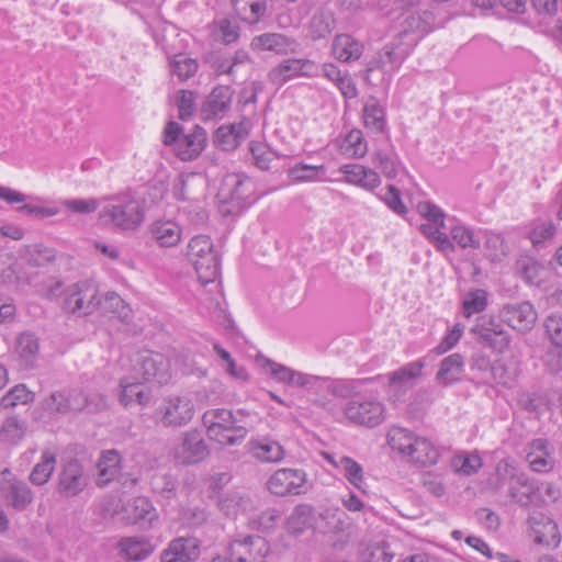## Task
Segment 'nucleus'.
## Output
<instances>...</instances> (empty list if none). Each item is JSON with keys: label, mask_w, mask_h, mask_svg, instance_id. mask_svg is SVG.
<instances>
[{"label": "nucleus", "mask_w": 562, "mask_h": 562, "mask_svg": "<svg viewBox=\"0 0 562 562\" xmlns=\"http://www.w3.org/2000/svg\"><path fill=\"white\" fill-rule=\"evenodd\" d=\"M121 457L115 450H108L101 454L97 464L98 468V486H105L113 480H120L126 484L127 479L120 474Z\"/></svg>", "instance_id": "nucleus-32"}, {"label": "nucleus", "mask_w": 562, "mask_h": 562, "mask_svg": "<svg viewBox=\"0 0 562 562\" xmlns=\"http://www.w3.org/2000/svg\"><path fill=\"white\" fill-rule=\"evenodd\" d=\"M249 452L260 462L277 463L284 459L283 447L274 440L263 438L249 442Z\"/></svg>", "instance_id": "nucleus-35"}, {"label": "nucleus", "mask_w": 562, "mask_h": 562, "mask_svg": "<svg viewBox=\"0 0 562 562\" xmlns=\"http://www.w3.org/2000/svg\"><path fill=\"white\" fill-rule=\"evenodd\" d=\"M416 45L417 36L411 33H398L380 52L381 65L383 67L390 65L392 69H397Z\"/></svg>", "instance_id": "nucleus-19"}, {"label": "nucleus", "mask_w": 562, "mask_h": 562, "mask_svg": "<svg viewBox=\"0 0 562 562\" xmlns=\"http://www.w3.org/2000/svg\"><path fill=\"white\" fill-rule=\"evenodd\" d=\"M417 210L418 213L428 221V223H432L438 226H445L446 214L438 205L429 201H425L418 203Z\"/></svg>", "instance_id": "nucleus-62"}, {"label": "nucleus", "mask_w": 562, "mask_h": 562, "mask_svg": "<svg viewBox=\"0 0 562 562\" xmlns=\"http://www.w3.org/2000/svg\"><path fill=\"white\" fill-rule=\"evenodd\" d=\"M104 313H111L121 322L128 324L132 319L133 311L131 306L115 292H108L99 305Z\"/></svg>", "instance_id": "nucleus-42"}, {"label": "nucleus", "mask_w": 562, "mask_h": 562, "mask_svg": "<svg viewBox=\"0 0 562 562\" xmlns=\"http://www.w3.org/2000/svg\"><path fill=\"white\" fill-rule=\"evenodd\" d=\"M516 272L529 284H540L543 267L532 257L521 256L515 263Z\"/></svg>", "instance_id": "nucleus-50"}, {"label": "nucleus", "mask_w": 562, "mask_h": 562, "mask_svg": "<svg viewBox=\"0 0 562 562\" xmlns=\"http://www.w3.org/2000/svg\"><path fill=\"white\" fill-rule=\"evenodd\" d=\"M440 457L439 449L431 440L416 436L407 460L422 467L434 465Z\"/></svg>", "instance_id": "nucleus-34"}, {"label": "nucleus", "mask_w": 562, "mask_h": 562, "mask_svg": "<svg viewBox=\"0 0 562 562\" xmlns=\"http://www.w3.org/2000/svg\"><path fill=\"white\" fill-rule=\"evenodd\" d=\"M431 14L428 12H415L408 15L404 23L403 30L400 33H411L417 36V43L427 34L430 30Z\"/></svg>", "instance_id": "nucleus-51"}, {"label": "nucleus", "mask_w": 562, "mask_h": 562, "mask_svg": "<svg viewBox=\"0 0 562 562\" xmlns=\"http://www.w3.org/2000/svg\"><path fill=\"white\" fill-rule=\"evenodd\" d=\"M56 462L55 453L48 450L43 451L40 461L30 473V482L37 486L46 484L55 471Z\"/></svg>", "instance_id": "nucleus-41"}, {"label": "nucleus", "mask_w": 562, "mask_h": 562, "mask_svg": "<svg viewBox=\"0 0 562 562\" xmlns=\"http://www.w3.org/2000/svg\"><path fill=\"white\" fill-rule=\"evenodd\" d=\"M450 236L461 248H480V240L475 237L474 232L463 225H456L450 229Z\"/></svg>", "instance_id": "nucleus-59"}, {"label": "nucleus", "mask_w": 562, "mask_h": 562, "mask_svg": "<svg viewBox=\"0 0 562 562\" xmlns=\"http://www.w3.org/2000/svg\"><path fill=\"white\" fill-rule=\"evenodd\" d=\"M470 331L480 345L497 353H504L512 341V336L504 328L502 319L498 321L491 315L477 317Z\"/></svg>", "instance_id": "nucleus-8"}, {"label": "nucleus", "mask_w": 562, "mask_h": 562, "mask_svg": "<svg viewBox=\"0 0 562 562\" xmlns=\"http://www.w3.org/2000/svg\"><path fill=\"white\" fill-rule=\"evenodd\" d=\"M162 142L173 146L176 155L183 161H190L200 156L205 147L206 133L201 126H195L191 133L183 134L179 123L170 121L164 130Z\"/></svg>", "instance_id": "nucleus-5"}, {"label": "nucleus", "mask_w": 562, "mask_h": 562, "mask_svg": "<svg viewBox=\"0 0 562 562\" xmlns=\"http://www.w3.org/2000/svg\"><path fill=\"white\" fill-rule=\"evenodd\" d=\"M464 360L460 353H452L446 357L436 374V380L441 385H450L460 379L463 371Z\"/></svg>", "instance_id": "nucleus-37"}, {"label": "nucleus", "mask_w": 562, "mask_h": 562, "mask_svg": "<svg viewBox=\"0 0 562 562\" xmlns=\"http://www.w3.org/2000/svg\"><path fill=\"white\" fill-rule=\"evenodd\" d=\"M522 475H525V473L518 470L513 460H499L495 468V487L496 490H501L504 486H508L509 488L515 482L517 483V481L521 480Z\"/></svg>", "instance_id": "nucleus-49"}, {"label": "nucleus", "mask_w": 562, "mask_h": 562, "mask_svg": "<svg viewBox=\"0 0 562 562\" xmlns=\"http://www.w3.org/2000/svg\"><path fill=\"white\" fill-rule=\"evenodd\" d=\"M132 374L138 375L143 382L166 384L170 379L169 363L159 353L140 356L133 366Z\"/></svg>", "instance_id": "nucleus-18"}, {"label": "nucleus", "mask_w": 562, "mask_h": 562, "mask_svg": "<svg viewBox=\"0 0 562 562\" xmlns=\"http://www.w3.org/2000/svg\"><path fill=\"white\" fill-rule=\"evenodd\" d=\"M42 407L49 413L61 414L80 412L86 407L98 411L106 407V400L101 394L87 395L79 389L64 387L53 391L44 397Z\"/></svg>", "instance_id": "nucleus-3"}, {"label": "nucleus", "mask_w": 562, "mask_h": 562, "mask_svg": "<svg viewBox=\"0 0 562 562\" xmlns=\"http://www.w3.org/2000/svg\"><path fill=\"white\" fill-rule=\"evenodd\" d=\"M416 435L403 427L392 426L386 434L389 447L401 457L407 459Z\"/></svg>", "instance_id": "nucleus-39"}, {"label": "nucleus", "mask_w": 562, "mask_h": 562, "mask_svg": "<svg viewBox=\"0 0 562 562\" xmlns=\"http://www.w3.org/2000/svg\"><path fill=\"white\" fill-rule=\"evenodd\" d=\"M530 536L533 541L547 547H558L560 543V533L558 525L541 513H533L528 518Z\"/></svg>", "instance_id": "nucleus-23"}, {"label": "nucleus", "mask_w": 562, "mask_h": 562, "mask_svg": "<svg viewBox=\"0 0 562 562\" xmlns=\"http://www.w3.org/2000/svg\"><path fill=\"white\" fill-rule=\"evenodd\" d=\"M349 526L347 514L339 508L324 509L315 518V528L323 533L341 535L344 537Z\"/></svg>", "instance_id": "nucleus-29"}, {"label": "nucleus", "mask_w": 562, "mask_h": 562, "mask_svg": "<svg viewBox=\"0 0 562 562\" xmlns=\"http://www.w3.org/2000/svg\"><path fill=\"white\" fill-rule=\"evenodd\" d=\"M289 178L292 182H327V168L324 165L295 164L289 169Z\"/></svg>", "instance_id": "nucleus-36"}, {"label": "nucleus", "mask_w": 562, "mask_h": 562, "mask_svg": "<svg viewBox=\"0 0 562 562\" xmlns=\"http://www.w3.org/2000/svg\"><path fill=\"white\" fill-rule=\"evenodd\" d=\"M119 401L124 407L137 404L145 407L149 404L153 394L148 386L139 380L138 375H125L120 380Z\"/></svg>", "instance_id": "nucleus-20"}, {"label": "nucleus", "mask_w": 562, "mask_h": 562, "mask_svg": "<svg viewBox=\"0 0 562 562\" xmlns=\"http://www.w3.org/2000/svg\"><path fill=\"white\" fill-rule=\"evenodd\" d=\"M306 474L303 470L282 468L268 480L267 487L277 496L300 495L305 492Z\"/></svg>", "instance_id": "nucleus-14"}, {"label": "nucleus", "mask_w": 562, "mask_h": 562, "mask_svg": "<svg viewBox=\"0 0 562 562\" xmlns=\"http://www.w3.org/2000/svg\"><path fill=\"white\" fill-rule=\"evenodd\" d=\"M34 393L24 384L15 385L3 397L2 405L7 408L14 407L20 404H27L34 401Z\"/></svg>", "instance_id": "nucleus-60"}, {"label": "nucleus", "mask_w": 562, "mask_h": 562, "mask_svg": "<svg viewBox=\"0 0 562 562\" xmlns=\"http://www.w3.org/2000/svg\"><path fill=\"white\" fill-rule=\"evenodd\" d=\"M169 68L173 76H177L179 80L184 81L194 76L198 71L199 64L187 54H177L170 58Z\"/></svg>", "instance_id": "nucleus-52"}, {"label": "nucleus", "mask_w": 562, "mask_h": 562, "mask_svg": "<svg viewBox=\"0 0 562 562\" xmlns=\"http://www.w3.org/2000/svg\"><path fill=\"white\" fill-rule=\"evenodd\" d=\"M156 415L157 423L164 427H182L192 420L194 404L188 396H169L162 401Z\"/></svg>", "instance_id": "nucleus-11"}, {"label": "nucleus", "mask_w": 562, "mask_h": 562, "mask_svg": "<svg viewBox=\"0 0 562 562\" xmlns=\"http://www.w3.org/2000/svg\"><path fill=\"white\" fill-rule=\"evenodd\" d=\"M487 292L483 289L469 291L462 301V314L470 318L474 314L482 313L487 307Z\"/></svg>", "instance_id": "nucleus-53"}, {"label": "nucleus", "mask_w": 562, "mask_h": 562, "mask_svg": "<svg viewBox=\"0 0 562 562\" xmlns=\"http://www.w3.org/2000/svg\"><path fill=\"white\" fill-rule=\"evenodd\" d=\"M503 323L517 333L527 334L535 327L538 313L535 306L528 302L507 303L499 310Z\"/></svg>", "instance_id": "nucleus-13"}, {"label": "nucleus", "mask_w": 562, "mask_h": 562, "mask_svg": "<svg viewBox=\"0 0 562 562\" xmlns=\"http://www.w3.org/2000/svg\"><path fill=\"white\" fill-rule=\"evenodd\" d=\"M101 304L97 286L88 281L69 285L65 290L64 310L77 315H89Z\"/></svg>", "instance_id": "nucleus-9"}, {"label": "nucleus", "mask_w": 562, "mask_h": 562, "mask_svg": "<svg viewBox=\"0 0 562 562\" xmlns=\"http://www.w3.org/2000/svg\"><path fill=\"white\" fill-rule=\"evenodd\" d=\"M517 376V368L499 359L493 362L491 372L487 379H485V382L510 389L515 385Z\"/></svg>", "instance_id": "nucleus-38"}, {"label": "nucleus", "mask_w": 562, "mask_h": 562, "mask_svg": "<svg viewBox=\"0 0 562 562\" xmlns=\"http://www.w3.org/2000/svg\"><path fill=\"white\" fill-rule=\"evenodd\" d=\"M122 519L130 525H139L142 527L151 526L158 515L153 504L147 497L138 496L128 501L119 513Z\"/></svg>", "instance_id": "nucleus-21"}, {"label": "nucleus", "mask_w": 562, "mask_h": 562, "mask_svg": "<svg viewBox=\"0 0 562 562\" xmlns=\"http://www.w3.org/2000/svg\"><path fill=\"white\" fill-rule=\"evenodd\" d=\"M363 380L331 379L314 376L312 387L315 389L317 403L322 407H335L331 397L351 400L360 394Z\"/></svg>", "instance_id": "nucleus-7"}, {"label": "nucleus", "mask_w": 562, "mask_h": 562, "mask_svg": "<svg viewBox=\"0 0 562 562\" xmlns=\"http://www.w3.org/2000/svg\"><path fill=\"white\" fill-rule=\"evenodd\" d=\"M63 205L66 210L79 213V214H90L98 210L99 201L94 198L90 199H68L63 202Z\"/></svg>", "instance_id": "nucleus-64"}, {"label": "nucleus", "mask_w": 562, "mask_h": 562, "mask_svg": "<svg viewBox=\"0 0 562 562\" xmlns=\"http://www.w3.org/2000/svg\"><path fill=\"white\" fill-rule=\"evenodd\" d=\"M186 256L193 265L199 280L203 283L214 281L220 274V257L209 236L196 235L192 237L187 246Z\"/></svg>", "instance_id": "nucleus-4"}, {"label": "nucleus", "mask_w": 562, "mask_h": 562, "mask_svg": "<svg viewBox=\"0 0 562 562\" xmlns=\"http://www.w3.org/2000/svg\"><path fill=\"white\" fill-rule=\"evenodd\" d=\"M394 554L389 550V547L382 542L370 546L362 553L363 562H391Z\"/></svg>", "instance_id": "nucleus-63"}, {"label": "nucleus", "mask_w": 562, "mask_h": 562, "mask_svg": "<svg viewBox=\"0 0 562 562\" xmlns=\"http://www.w3.org/2000/svg\"><path fill=\"white\" fill-rule=\"evenodd\" d=\"M372 164L380 169L387 179H394L402 170L401 161L396 154L391 150H375L371 156Z\"/></svg>", "instance_id": "nucleus-43"}, {"label": "nucleus", "mask_w": 562, "mask_h": 562, "mask_svg": "<svg viewBox=\"0 0 562 562\" xmlns=\"http://www.w3.org/2000/svg\"><path fill=\"white\" fill-rule=\"evenodd\" d=\"M318 76L316 63L308 58H288L274 66L268 74L269 81L282 86L296 78H315Z\"/></svg>", "instance_id": "nucleus-12"}, {"label": "nucleus", "mask_w": 562, "mask_h": 562, "mask_svg": "<svg viewBox=\"0 0 562 562\" xmlns=\"http://www.w3.org/2000/svg\"><path fill=\"white\" fill-rule=\"evenodd\" d=\"M508 495L515 503L524 507L536 504L535 482L525 474L521 480L510 485Z\"/></svg>", "instance_id": "nucleus-47"}, {"label": "nucleus", "mask_w": 562, "mask_h": 562, "mask_svg": "<svg viewBox=\"0 0 562 562\" xmlns=\"http://www.w3.org/2000/svg\"><path fill=\"white\" fill-rule=\"evenodd\" d=\"M0 493L8 507L24 512L34 502V493L26 482L19 479L10 469L0 473Z\"/></svg>", "instance_id": "nucleus-10"}, {"label": "nucleus", "mask_w": 562, "mask_h": 562, "mask_svg": "<svg viewBox=\"0 0 562 562\" xmlns=\"http://www.w3.org/2000/svg\"><path fill=\"white\" fill-rule=\"evenodd\" d=\"M443 227L445 226H438L432 223H425L420 224L419 231L438 251L447 255L453 252L456 248L449 236L441 232Z\"/></svg>", "instance_id": "nucleus-45"}, {"label": "nucleus", "mask_w": 562, "mask_h": 562, "mask_svg": "<svg viewBox=\"0 0 562 562\" xmlns=\"http://www.w3.org/2000/svg\"><path fill=\"white\" fill-rule=\"evenodd\" d=\"M296 42L281 33H262L251 38L250 48L257 53L270 52L276 55H289L295 52Z\"/></svg>", "instance_id": "nucleus-22"}, {"label": "nucleus", "mask_w": 562, "mask_h": 562, "mask_svg": "<svg viewBox=\"0 0 562 562\" xmlns=\"http://www.w3.org/2000/svg\"><path fill=\"white\" fill-rule=\"evenodd\" d=\"M340 172L345 175V181L349 184L360 187L364 190L372 191L380 187V175L368 167L359 164H347L340 167Z\"/></svg>", "instance_id": "nucleus-28"}, {"label": "nucleus", "mask_w": 562, "mask_h": 562, "mask_svg": "<svg viewBox=\"0 0 562 562\" xmlns=\"http://www.w3.org/2000/svg\"><path fill=\"white\" fill-rule=\"evenodd\" d=\"M149 233L155 243L165 248L177 246L182 236L180 225L172 220H157L150 224Z\"/></svg>", "instance_id": "nucleus-30"}, {"label": "nucleus", "mask_w": 562, "mask_h": 562, "mask_svg": "<svg viewBox=\"0 0 562 562\" xmlns=\"http://www.w3.org/2000/svg\"><path fill=\"white\" fill-rule=\"evenodd\" d=\"M210 453L207 445L198 430L183 434L179 445L173 449V458L182 465L196 464L203 461Z\"/></svg>", "instance_id": "nucleus-16"}, {"label": "nucleus", "mask_w": 562, "mask_h": 562, "mask_svg": "<svg viewBox=\"0 0 562 562\" xmlns=\"http://www.w3.org/2000/svg\"><path fill=\"white\" fill-rule=\"evenodd\" d=\"M269 550V544L265 538L246 536L231 542L229 558L232 562H265Z\"/></svg>", "instance_id": "nucleus-15"}, {"label": "nucleus", "mask_w": 562, "mask_h": 562, "mask_svg": "<svg viewBox=\"0 0 562 562\" xmlns=\"http://www.w3.org/2000/svg\"><path fill=\"white\" fill-rule=\"evenodd\" d=\"M363 53V44L349 34H338L331 43L333 56L341 63L358 60Z\"/></svg>", "instance_id": "nucleus-33"}, {"label": "nucleus", "mask_w": 562, "mask_h": 562, "mask_svg": "<svg viewBox=\"0 0 562 562\" xmlns=\"http://www.w3.org/2000/svg\"><path fill=\"white\" fill-rule=\"evenodd\" d=\"M119 554L126 562H139L146 560L155 550L148 539L126 537L117 543Z\"/></svg>", "instance_id": "nucleus-31"}, {"label": "nucleus", "mask_w": 562, "mask_h": 562, "mask_svg": "<svg viewBox=\"0 0 562 562\" xmlns=\"http://www.w3.org/2000/svg\"><path fill=\"white\" fill-rule=\"evenodd\" d=\"M526 460L535 472H549L554 467L552 448L547 439L537 438L529 443Z\"/></svg>", "instance_id": "nucleus-27"}, {"label": "nucleus", "mask_w": 562, "mask_h": 562, "mask_svg": "<svg viewBox=\"0 0 562 562\" xmlns=\"http://www.w3.org/2000/svg\"><path fill=\"white\" fill-rule=\"evenodd\" d=\"M342 148L346 154L355 158L363 157L368 151V146L362 132L360 130H351L345 137Z\"/></svg>", "instance_id": "nucleus-58"}, {"label": "nucleus", "mask_w": 562, "mask_h": 562, "mask_svg": "<svg viewBox=\"0 0 562 562\" xmlns=\"http://www.w3.org/2000/svg\"><path fill=\"white\" fill-rule=\"evenodd\" d=\"M234 91L228 86H220L212 90L202 105L201 113L204 120L222 119L228 112Z\"/></svg>", "instance_id": "nucleus-25"}, {"label": "nucleus", "mask_w": 562, "mask_h": 562, "mask_svg": "<svg viewBox=\"0 0 562 562\" xmlns=\"http://www.w3.org/2000/svg\"><path fill=\"white\" fill-rule=\"evenodd\" d=\"M483 465L482 459L479 454L469 453L456 456L451 460L452 469L461 475H472L476 473Z\"/></svg>", "instance_id": "nucleus-57"}, {"label": "nucleus", "mask_w": 562, "mask_h": 562, "mask_svg": "<svg viewBox=\"0 0 562 562\" xmlns=\"http://www.w3.org/2000/svg\"><path fill=\"white\" fill-rule=\"evenodd\" d=\"M200 555L198 539L193 537H179L173 539L160 555L161 562H189Z\"/></svg>", "instance_id": "nucleus-26"}, {"label": "nucleus", "mask_w": 562, "mask_h": 562, "mask_svg": "<svg viewBox=\"0 0 562 562\" xmlns=\"http://www.w3.org/2000/svg\"><path fill=\"white\" fill-rule=\"evenodd\" d=\"M89 484V475L78 460H69L64 464L59 475L57 492L64 497L79 495Z\"/></svg>", "instance_id": "nucleus-17"}, {"label": "nucleus", "mask_w": 562, "mask_h": 562, "mask_svg": "<svg viewBox=\"0 0 562 562\" xmlns=\"http://www.w3.org/2000/svg\"><path fill=\"white\" fill-rule=\"evenodd\" d=\"M546 333L555 347H562V313L551 314L544 322Z\"/></svg>", "instance_id": "nucleus-61"}, {"label": "nucleus", "mask_w": 562, "mask_h": 562, "mask_svg": "<svg viewBox=\"0 0 562 562\" xmlns=\"http://www.w3.org/2000/svg\"><path fill=\"white\" fill-rule=\"evenodd\" d=\"M105 200L106 204L102 207L100 217L115 229L133 232L144 223L145 202L132 192H121Z\"/></svg>", "instance_id": "nucleus-2"}, {"label": "nucleus", "mask_w": 562, "mask_h": 562, "mask_svg": "<svg viewBox=\"0 0 562 562\" xmlns=\"http://www.w3.org/2000/svg\"><path fill=\"white\" fill-rule=\"evenodd\" d=\"M363 122L366 127L373 132L381 133L384 131L385 111L384 108L378 102L375 98H369L363 105Z\"/></svg>", "instance_id": "nucleus-44"}, {"label": "nucleus", "mask_w": 562, "mask_h": 562, "mask_svg": "<svg viewBox=\"0 0 562 562\" xmlns=\"http://www.w3.org/2000/svg\"><path fill=\"white\" fill-rule=\"evenodd\" d=\"M344 415L349 423L371 429L385 422L386 407L375 396H362L359 394L345 404Z\"/></svg>", "instance_id": "nucleus-6"}, {"label": "nucleus", "mask_w": 562, "mask_h": 562, "mask_svg": "<svg viewBox=\"0 0 562 562\" xmlns=\"http://www.w3.org/2000/svg\"><path fill=\"white\" fill-rule=\"evenodd\" d=\"M425 360L419 359L417 361L405 364L398 370L390 374V385H405L411 380L416 379L420 375L423 368L425 367Z\"/></svg>", "instance_id": "nucleus-56"}, {"label": "nucleus", "mask_w": 562, "mask_h": 562, "mask_svg": "<svg viewBox=\"0 0 562 562\" xmlns=\"http://www.w3.org/2000/svg\"><path fill=\"white\" fill-rule=\"evenodd\" d=\"M38 340L33 334L23 333L18 338L16 351L25 367H31L38 353Z\"/></svg>", "instance_id": "nucleus-54"}, {"label": "nucleus", "mask_w": 562, "mask_h": 562, "mask_svg": "<svg viewBox=\"0 0 562 562\" xmlns=\"http://www.w3.org/2000/svg\"><path fill=\"white\" fill-rule=\"evenodd\" d=\"M313 508L307 504L295 506L286 519V530L291 533H302L312 526Z\"/></svg>", "instance_id": "nucleus-46"}, {"label": "nucleus", "mask_w": 562, "mask_h": 562, "mask_svg": "<svg viewBox=\"0 0 562 562\" xmlns=\"http://www.w3.org/2000/svg\"><path fill=\"white\" fill-rule=\"evenodd\" d=\"M334 29L335 19L329 10H318L311 19L310 34L314 41L326 37Z\"/></svg>", "instance_id": "nucleus-48"}, {"label": "nucleus", "mask_w": 562, "mask_h": 562, "mask_svg": "<svg viewBox=\"0 0 562 562\" xmlns=\"http://www.w3.org/2000/svg\"><path fill=\"white\" fill-rule=\"evenodd\" d=\"M235 13L249 24H256L266 12L265 0H232Z\"/></svg>", "instance_id": "nucleus-40"}, {"label": "nucleus", "mask_w": 562, "mask_h": 562, "mask_svg": "<svg viewBox=\"0 0 562 562\" xmlns=\"http://www.w3.org/2000/svg\"><path fill=\"white\" fill-rule=\"evenodd\" d=\"M341 474L356 488H361L364 483L363 469L356 460L347 456H339Z\"/></svg>", "instance_id": "nucleus-55"}, {"label": "nucleus", "mask_w": 562, "mask_h": 562, "mask_svg": "<svg viewBox=\"0 0 562 562\" xmlns=\"http://www.w3.org/2000/svg\"><path fill=\"white\" fill-rule=\"evenodd\" d=\"M256 361L279 382L294 386H312L313 384L314 375L294 371L265 357H257Z\"/></svg>", "instance_id": "nucleus-24"}, {"label": "nucleus", "mask_w": 562, "mask_h": 562, "mask_svg": "<svg viewBox=\"0 0 562 562\" xmlns=\"http://www.w3.org/2000/svg\"><path fill=\"white\" fill-rule=\"evenodd\" d=\"M248 417L244 411L233 413L225 408H214L203 414L202 423L211 440L222 446H236L247 436Z\"/></svg>", "instance_id": "nucleus-1"}]
</instances>
